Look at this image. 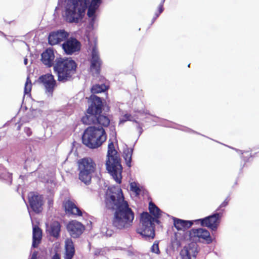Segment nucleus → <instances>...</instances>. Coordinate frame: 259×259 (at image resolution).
<instances>
[{"label":"nucleus","mask_w":259,"mask_h":259,"mask_svg":"<svg viewBox=\"0 0 259 259\" xmlns=\"http://www.w3.org/2000/svg\"><path fill=\"white\" fill-rule=\"evenodd\" d=\"M106 207L115 209L113 219V226L118 229H127L132 226L135 213L124 200L119 187L108 189L105 199Z\"/></svg>","instance_id":"f257e3e1"},{"label":"nucleus","mask_w":259,"mask_h":259,"mask_svg":"<svg viewBox=\"0 0 259 259\" xmlns=\"http://www.w3.org/2000/svg\"><path fill=\"white\" fill-rule=\"evenodd\" d=\"M150 213L143 212L141 215L140 224L137 229V233L141 235L146 239H153L155 236L154 222L158 224L159 221L158 220L161 216V211L153 203L150 202L149 205Z\"/></svg>","instance_id":"f03ea898"},{"label":"nucleus","mask_w":259,"mask_h":259,"mask_svg":"<svg viewBox=\"0 0 259 259\" xmlns=\"http://www.w3.org/2000/svg\"><path fill=\"white\" fill-rule=\"evenodd\" d=\"M90 0H65L64 20L68 23H78L81 20Z\"/></svg>","instance_id":"7ed1b4c3"},{"label":"nucleus","mask_w":259,"mask_h":259,"mask_svg":"<svg viewBox=\"0 0 259 259\" xmlns=\"http://www.w3.org/2000/svg\"><path fill=\"white\" fill-rule=\"evenodd\" d=\"M107 159L106 162V169L115 181L120 184L122 179V167L121 164L119 154L115 150L113 142L108 145Z\"/></svg>","instance_id":"20e7f679"},{"label":"nucleus","mask_w":259,"mask_h":259,"mask_svg":"<svg viewBox=\"0 0 259 259\" xmlns=\"http://www.w3.org/2000/svg\"><path fill=\"white\" fill-rule=\"evenodd\" d=\"M77 64L70 57H57L55 59L54 71L58 76V81L67 80L76 71Z\"/></svg>","instance_id":"39448f33"},{"label":"nucleus","mask_w":259,"mask_h":259,"mask_svg":"<svg viewBox=\"0 0 259 259\" xmlns=\"http://www.w3.org/2000/svg\"><path fill=\"white\" fill-rule=\"evenodd\" d=\"M107 135L102 127L91 126L84 132L82 137V143L87 147L95 149L98 148L106 141Z\"/></svg>","instance_id":"423d86ee"},{"label":"nucleus","mask_w":259,"mask_h":259,"mask_svg":"<svg viewBox=\"0 0 259 259\" xmlns=\"http://www.w3.org/2000/svg\"><path fill=\"white\" fill-rule=\"evenodd\" d=\"M92 104L89 107L86 115L82 118V121L85 124L97 123L98 116L102 113V102L100 98L93 96L91 97Z\"/></svg>","instance_id":"0eeeda50"},{"label":"nucleus","mask_w":259,"mask_h":259,"mask_svg":"<svg viewBox=\"0 0 259 259\" xmlns=\"http://www.w3.org/2000/svg\"><path fill=\"white\" fill-rule=\"evenodd\" d=\"M79 179L86 185L90 183L92 174L96 169V164L90 158H84L78 161Z\"/></svg>","instance_id":"6e6552de"},{"label":"nucleus","mask_w":259,"mask_h":259,"mask_svg":"<svg viewBox=\"0 0 259 259\" xmlns=\"http://www.w3.org/2000/svg\"><path fill=\"white\" fill-rule=\"evenodd\" d=\"M102 3V0H91L87 5L88 12L87 16L89 17V22L90 28H94L97 18L96 12L98 11L100 5Z\"/></svg>","instance_id":"1a4fd4ad"},{"label":"nucleus","mask_w":259,"mask_h":259,"mask_svg":"<svg viewBox=\"0 0 259 259\" xmlns=\"http://www.w3.org/2000/svg\"><path fill=\"white\" fill-rule=\"evenodd\" d=\"M62 47L66 55H71L80 51L81 44L76 38L70 37L65 39Z\"/></svg>","instance_id":"9d476101"},{"label":"nucleus","mask_w":259,"mask_h":259,"mask_svg":"<svg viewBox=\"0 0 259 259\" xmlns=\"http://www.w3.org/2000/svg\"><path fill=\"white\" fill-rule=\"evenodd\" d=\"M102 61L100 58L99 53L96 46H94L92 50V58L91 59L90 69L91 72L97 75L100 72Z\"/></svg>","instance_id":"9b49d317"},{"label":"nucleus","mask_w":259,"mask_h":259,"mask_svg":"<svg viewBox=\"0 0 259 259\" xmlns=\"http://www.w3.org/2000/svg\"><path fill=\"white\" fill-rule=\"evenodd\" d=\"M198 252V245L192 242L184 247L180 252L181 259H195Z\"/></svg>","instance_id":"f8f14e48"},{"label":"nucleus","mask_w":259,"mask_h":259,"mask_svg":"<svg viewBox=\"0 0 259 259\" xmlns=\"http://www.w3.org/2000/svg\"><path fill=\"white\" fill-rule=\"evenodd\" d=\"M68 36L69 34L64 30L52 32L48 36L49 44L51 46L58 44L61 41H65Z\"/></svg>","instance_id":"ddd939ff"},{"label":"nucleus","mask_w":259,"mask_h":259,"mask_svg":"<svg viewBox=\"0 0 259 259\" xmlns=\"http://www.w3.org/2000/svg\"><path fill=\"white\" fill-rule=\"evenodd\" d=\"M221 217V215L219 213H216L198 221L201 222L202 226H206L212 230H215L219 225V219Z\"/></svg>","instance_id":"4468645a"},{"label":"nucleus","mask_w":259,"mask_h":259,"mask_svg":"<svg viewBox=\"0 0 259 259\" xmlns=\"http://www.w3.org/2000/svg\"><path fill=\"white\" fill-rule=\"evenodd\" d=\"M67 228L70 235L73 238L79 237L84 230V227L82 224L76 221L69 222Z\"/></svg>","instance_id":"2eb2a0df"},{"label":"nucleus","mask_w":259,"mask_h":259,"mask_svg":"<svg viewBox=\"0 0 259 259\" xmlns=\"http://www.w3.org/2000/svg\"><path fill=\"white\" fill-rule=\"evenodd\" d=\"M29 202L31 208L36 213L42 210V197L41 195H35L30 193L28 195Z\"/></svg>","instance_id":"dca6fc26"},{"label":"nucleus","mask_w":259,"mask_h":259,"mask_svg":"<svg viewBox=\"0 0 259 259\" xmlns=\"http://www.w3.org/2000/svg\"><path fill=\"white\" fill-rule=\"evenodd\" d=\"M42 63L48 67L54 66L55 63L54 51L52 48L47 49L41 55Z\"/></svg>","instance_id":"f3484780"},{"label":"nucleus","mask_w":259,"mask_h":259,"mask_svg":"<svg viewBox=\"0 0 259 259\" xmlns=\"http://www.w3.org/2000/svg\"><path fill=\"white\" fill-rule=\"evenodd\" d=\"M190 234L192 236L205 240L208 242L211 241L210 233L205 229H193L190 232Z\"/></svg>","instance_id":"a211bd4d"},{"label":"nucleus","mask_w":259,"mask_h":259,"mask_svg":"<svg viewBox=\"0 0 259 259\" xmlns=\"http://www.w3.org/2000/svg\"><path fill=\"white\" fill-rule=\"evenodd\" d=\"M65 254L64 259H72L75 254V248L71 239H67L65 241Z\"/></svg>","instance_id":"6ab92c4d"},{"label":"nucleus","mask_w":259,"mask_h":259,"mask_svg":"<svg viewBox=\"0 0 259 259\" xmlns=\"http://www.w3.org/2000/svg\"><path fill=\"white\" fill-rule=\"evenodd\" d=\"M65 210L69 213L80 216L82 215L81 210L70 200L66 201L64 204Z\"/></svg>","instance_id":"aec40b11"},{"label":"nucleus","mask_w":259,"mask_h":259,"mask_svg":"<svg viewBox=\"0 0 259 259\" xmlns=\"http://www.w3.org/2000/svg\"><path fill=\"white\" fill-rule=\"evenodd\" d=\"M174 226L178 230H184L191 227L193 222L190 221H184L183 220L174 218Z\"/></svg>","instance_id":"412c9836"},{"label":"nucleus","mask_w":259,"mask_h":259,"mask_svg":"<svg viewBox=\"0 0 259 259\" xmlns=\"http://www.w3.org/2000/svg\"><path fill=\"white\" fill-rule=\"evenodd\" d=\"M60 225L58 222L55 221L50 226H47V231L54 237H58L60 232Z\"/></svg>","instance_id":"4be33fe9"},{"label":"nucleus","mask_w":259,"mask_h":259,"mask_svg":"<svg viewBox=\"0 0 259 259\" xmlns=\"http://www.w3.org/2000/svg\"><path fill=\"white\" fill-rule=\"evenodd\" d=\"M42 236L41 231L36 226L33 227V242L32 247H37L39 244Z\"/></svg>","instance_id":"5701e85b"},{"label":"nucleus","mask_w":259,"mask_h":259,"mask_svg":"<svg viewBox=\"0 0 259 259\" xmlns=\"http://www.w3.org/2000/svg\"><path fill=\"white\" fill-rule=\"evenodd\" d=\"M108 85L104 83L101 84H96L93 85L91 89V92L93 94H98L105 92L107 90Z\"/></svg>","instance_id":"b1692460"},{"label":"nucleus","mask_w":259,"mask_h":259,"mask_svg":"<svg viewBox=\"0 0 259 259\" xmlns=\"http://www.w3.org/2000/svg\"><path fill=\"white\" fill-rule=\"evenodd\" d=\"M110 122V120L107 116L102 115L101 113L98 116L97 123L103 126H108Z\"/></svg>","instance_id":"393cba45"},{"label":"nucleus","mask_w":259,"mask_h":259,"mask_svg":"<svg viewBox=\"0 0 259 259\" xmlns=\"http://www.w3.org/2000/svg\"><path fill=\"white\" fill-rule=\"evenodd\" d=\"M45 88L46 93L52 96L54 88L56 86V82H41Z\"/></svg>","instance_id":"a878e982"},{"label":"nucleus","mask_w":259,"mask_h":259,"mask_svg":"<svg viewBox=\"0 0 259 259\" xmlns=\"http://www.w3.org/2000/svg\"><path fill=\"white\" fill-rule=\"evenodd\" d=\"M133 153V150L127 149L124 151V158L125 160L126 164L128 167H131V161H132V156Z\"/></svg>","instance_id":"bb28decb"},{"label":"nucleus","mask_w":259,"mask_h":259,"mask_svg":"<svg viewBox=\"0 0 259 259\" xmlns=\"http://www.w3.org/2000/svg\"><path fill=\"white\" fill-rule=\"evenodd\" d=\"M38 81H56L54 79V76L50 73H47L41 75L38 79Z\"/></svg>","instance_id":"cd10ccee"},{"label":"nucleus","mask_w":259,"mask_h":259,"mask_svg":"<svg viewBox=\"0 0 259 259\" xmlns=\"http://www.w3.org/2000/svg\"><path fill=\"white\" fill-rule=\"evenodd\" d=\"M32 83L31 82H25L24 88V97L27 96L29 97L30 92L31 91Z\"/></svg>","instance_id":"c85d7f7f"},{"label":"nucleus","mask_w":259,"mask_h":259,"mask_svg":"<svg viewBox=\"0 0 259 259\" xmlns=\"http://www.w3.org/2000/svg\"><path fill=\"white\" fill-rule=\"evenodd\" d=\"M131 190L134 192L136 195H139L141 190L137 186L136 183H131L130 184Z\"/></svg>","instance_id":"c756f323"},{"label":"nucleus","mask_w":259,"mask_h":259,"mask_svg":"<svg viewBox=\"0 0 259 259\" xmlns=\"http://www.w3.org/2000/svg\"><path fill=\"white\" fill-rule=\"evenodd\" d=\"M132 116L131 114H125L120 119V123H123L125 122L126 121L132 120Z\"/></svg>","instance_id":"7c9ffc66"},{"label":"nucleus","mask_w":259,"mask_h":259,"mask_svg":"<svg viewBox=\"0 0 259 259\" xmlns=\"http://www.w3.org/2000/svg\"><path fill=\"white\" fill-rule=\"evenodd\" d=\"M151 250L152 252L159 254L160 253V250L159 249L158 243L157 242H155L151 247Z\"/></svg>","instance_id":"2f4dec72"},{"label":"nucleus","mask_w":259,"mask_h":259,"mask_svg":"<svg viewBox=\"0 0 259 259\" xmlns=\"http://www.w3.org/2000/svg\"><path fill=\"white\" fill-rule=\"evenodd\" d=\"M165 0H162L159 7H158V12H156L155 14V19H156L159 15L163 12V5L164 3Z\"/></svg>","instance_id":"473e14b6"},{"label":"nucleus","mask_w":259,"mask_h":259,"mask_svg":"<svg viewBox=\"0 0 259 259\" xmlns=\"http://www.w3.org/2000/svg\"><path fill=\"white\" fill-rule=\"evenodd\" d=\"M24 132L28 136H30L31 135V130L29 127H25Z\"/></svg>","instance_id":"72a5a7b5"},{"label":"nucleus","mask_w":259,"mask_h":259,"mask_svg":"<svg viewBox=\"0 0 259 259\" xmlns=\"http://www.w3.org/2000/svg\"><path fill=\"white\" fill-rule=\"evenodd\" d=\"M51 259H61L60 255L58 253H55L54 255H53Z\"/></svg>","instance_id":"f704fd0d"},{"label":"nucleus","mask_w":259,"mask_h":259,"mask_svg":"<svg viewBox=\"0 0 259 259\" xmlns=\"http://www.w3.org/2000/svg\"><path fill=\"white\" fill-rule=\"evenodd\" d=\"M228 203V200L226 199L221 205L220 207H225Z\"/></svg>","instance_id":"c9c22d12"},{"label":"nucleus","mask_w":259,"mask_h":259,"mask_svg":"<svg viewBox=\"0 0 259 259\" xmlns=\"http://www.w3.org/2000/svg\"><path fill=\"white\" fill-rule=\"evenodd\" d=\"M37 252L36 251L33 252L30 259H36Z\"/></svg>","instance_id":"e433bc0d"},{"label":"nucleus","mask_w":259,"mask_h":259,"mask_svg":"<svg viewBox=\"0 0 259 259\" xmlns=\"http://www.w3.org/2000/svg\"><path fill=\"white\" fill-rule=\"evenodd\" d=\"M7 177H8V179L10 180V184L12 183V174H10V173H7Z\"/></svg>","instance_id":"4c0bfd02"},{"label":"nucleus","mask_w":259,"mask_h":259,"mask_svg":"<svg viewBox=\"0 0 259 259\" xmlns=\"http://www.w3.org/2000/svg\"><path fill=\"white\" fill-rule=\"evenodd\" d=\"M138 129L139 131L140 134H141L142 133V127L140 125H138Z\"/></svg>","instance_id":"58836bf2"},{"label":"nucleus","mask_w":259,"mask_h":259,"mask_svg":"<svg viewBox=\"0 0 259 259\" xmlns=\"http://www.w3.org/2000/svg\"><path fill=\"white\" fill-rule=\"evenodd\" d=\"M24 63L25 65H27L28 63V59L26 58H25L24 59Z\"/></svg>","instance_id":"ea45409f"},{"label":"nucleus","mask_w":259,"mask_h":259,"mask_svg":"<svg viewBox=\"0 0 259 259\" xmlns=\"http://www.w3.org/2000/svg\"><path fill=\"white\" fill-rule=\"evenodd\" d=\"M99 253H100V251H98V250H97V251H96L95 252V255H98Z\"/></svg>","instance_id":"a19ab883"},{"label":"nucleus","mask_w":259,"mask_h":259,"mask_svg":"<svg viewBox=\"0 0 259 259\" xmlns=\"http://www.w3.org/2000/svg\"><path fill=\"white\" fill-rule=\"evenodd\" d=\"M17 128L18 130H20V128H21V125L20 124H19L18 125Z\"/></svg>","instance_id":"79ce46f5"},{"label":"nucleus","mask_w":259,"mask_h":259,"mask_svg":"<svg viewBox=\"0 0 259 259\" xmlns=\"http://www.w3.org/2000/svg\"><path fill=\"white\" fill-rule=\"evenodd\" d=\"M26 81H30V80H29V76H27V78H26Z\"/></svg>","instance_id":"37998d69"},{"label":"nucleus","mask_w":259,"mask_h":259,"mask_svg":"<svg viewBox=\"0 0 259 259\" xmlns=\"http://www.w3.org/2000/svg\"><path fill=\"white\" fill-rule=\"evenodd\" d=\"M156 19H155V17L153 18V20H152V23H153L154 21Z\"/></svg>","instance_id":"c03bdc74"},{"label":"nucleus","mask_w":259,"mask_h":259,"mask_svg":"<svg viewBox=\"0 0 259 259\" xmlns=\"http://www.w3.org/2000/svg\"><path fill=\"white\" fill-rule=\"evenodd\" d=\"M0 33H1L2 34H3L4 35H5L4 33H3V32H1L0 31Z\"/></svg>","instance_id":"a18cd8bd"},{"label":"nucleus","mask_w":259,"mask_h":259,"mask_svg":"<svg viewBox=\"0 0 259 259\" xmlns=\"http://www.w3.org/2000/svg\"><path fill=\"white\" fill-rule=\"evenodd\" d=\"M113 130H115L114 127H113Z\"/></svg>","instance_id":"49530a36"}]
</instances>
